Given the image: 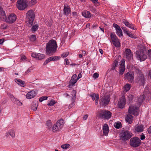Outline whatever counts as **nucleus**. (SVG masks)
<instances>
[{
  "label": "nucleus",
  "mask_w": 151,
  "mask_h": 151,
  "mask_svg": "<svg viewBox=\"0 0 151 151\" xmlns=\"http://www.w3.org/2000/svg\"><path fill=\"white\" fill-rule=\"evenodd\" d=\"M57 45L54 40H51L49 41L46 46L47 54L49 56L53 55L56 50Z\"/></svg>",
  "instance_id": "nucleus-1"
},
{
  "label": "nucleus",
  "mask_w": 151,
  "mask_h": 151,
  "mask_svg": "<svg viewBox=\"0 0 151 151\" xmlns=\"http://www.w3.org/2000/svg\"><path fill=\"white\" fill-rule=\"evenodd\" d=\"M145 46L142 45L140 49L136 52V57L139 60L143 61L147 58V56L145 53Z\"/></svg>",
  "instance_id": "nucleus-2"
},
{
  "label": "nucleus",
  "mask_w": 151,
  "mask_h": 151,
  "mask_svg": "<svg viewBox=\"0 0 151 151\" xmlns=\"http://www.w3.org/2000/svg\"><path fill=\"white\" fill-rule=\"evenodd\" d=\"M26 16V25L29 27L32 26L35 18V14L33 11L30 10L27 12Z\"/></svg>",
  "instance_id": "nucleus-3"
},
{
  "label": "nucleus",
  "mask_w": 151,
  "mask_h": 151,
  "mask_svg": "<svg viewBox=\"0 0 151 151\" xmlns=\"http://www.w3.org/2000/svg\"><path fill=\"white\" fill-rule=\"evenodd\" d=\"M64 123V121L63 119H61L57 121L53 126V132L57 133L60 131L63 128Z\"/></svg>",
  "instance_id": "nucleus-4"
},
{
  "label": "nucleus",
  "mask_w": 151,
  "mask_h": 151,
  "mask_svg": "<svg viewBox=\"0 0 151 151\" xmlns=\"http://www.w3.org/2000/svg\"><path fill=\"white\" fill-rule=\"evenodd\" d=\"M111 116V113L109 111L103 110L99 112L98 116L100 118L108 119H110Z\"/></svg>",
  "instance_id": "nucleus-5"
},
{
  "label": "nucleus",
  "mask_w": 151,
  "mask_h": 151,
  "mask_svg": "<svg viewBox=\"0 0 151 151\" xmlns=\"http://www.w3.org/2000/svg\"><path fill=\"white\" fill-rule=\"evenodd\" d=\"M110 101V96L108 95L100 96L99 102L102 106H106L108 104Z\"/></svg>",
  "instance_id": "nucleus-6"
},
{
  "label": "nucleus",
  "mask_w": 151,
  "mask_h": 151,
  "mask_svg": "<svg viewBox=\"0 0 151 151\" xmlns=\"http://www.w3.org/2000/svg\"><path fill=\"white\" fill-rule=\"evenodd\" d=\"M121 139L124 141L129 139L132 136V134L130 132L125 131L120 134Z\"/></svg>",
  "instance_id": "nucleus-7"
},
{
  "label": "nucleus",
  "mask_w": 151,
  "mask_h": 151,
  "mask_svg": "<svg viewBox=\"0 0 151 151\" xmlns=\"http://www.w3.org/2000/svg\"><path fill=\"white\" fill-rule=\"evenodd\" d=\"M17 6L19 10H23L27 6V2L25 0H18Z\"/></svg>",
  "instance_id": "nucleus-8"
},
{
  "label": "nucleus",
  "mask_w": 151,
  "mask_h": 151,
  "mask_svg": "<svg viewBox=\"0 0 151 151\" xmlns=\"http://www.w3.org/2000/svg\"><path fill=\"white\" fill-rule=\"evenodd\" d=\"M113 44L116 47H119L120 46L119 40L114 33H111L110 35Z\"/></svg>",
  "instance_id": "nucleus-9"
},
{
  "label": "nucleus",
  "mask_w": 151,
  "mask_h": 151,
  "mask_svg": "<svg viewBox=\"0 0 151 151\" xmlns=\"http://www.w3.org/2000/svg\"><path fill=\"white\" fill-rule=\"evenodd\" d=\"M128 112L130 114L137 116L138 115L139 112L138 108L136 106L131 105L129 106Z\"/></svg>",
  "instance_id": "nucleus-10"
},
{
  "label": "nucleus",
  "mask_w": 151,
  "mask_h": 151,
  "mask_svg": "<svg viewBox=\"0 0 151 151\" xmlns=\"http://www.w3.org/2000/svg\"><path fill=\"white\" fill-rule=\"evenodd\" d=\"M140 140L137 137L132 138L130 141L131 146L134 147H137L139 145Z\"/></svg>",
  "instance_id": "nucleus-11"
},
{
  "label": "nucleus",
  "mask_w": 151,
  "mask_h": 151,
  "mask_svg": "<svg viewBox=\"0 0 151 151\" xmlns=\"http://www.w3.org/2000/svg\"><path fill=\"white\" fill-rule=\"evenodd\" d=\"M134 78V73L132 72H129L125 74L124 78L128 82L131 83L132 82Z\"/></svg>",
  "instance_id": "nucleus-12"
},
{
  "label": "nucleus",
  "mask_w": 151,
  "mask_h": 151,
  "mask_svg": "<svg viewBox=\"0 0 151 151\" xmlns=\"http://www.w3.org/2000/svg\"><path fill=\"white\" fill-rule=\"evenodd\" d=\"M17 19L16 16L14 14H12L9 15L6 19V22L9 23H14Z\"/></svg>",
  "instance_id": "nucleus-13"
},
{
  "label": "nucleus",
  "mask_w": 151,
  "mask_h": 151,
  "mask_svg": "<svg viewBox=\"0 0 151 151\" xmlns=\"http://www.w3.org/2000/svg\"><path fill=\"white\" fill-rule=\"evenodd\" d=\"M71 93L72 94L71 95L72 96V98L71 99V100L72 101V103L69 105L68 106L69 109L71 108L75 104L74 102L75 101L76 99V91L74 90H73Z\"/></svg>",
  "instance_id": "nucleus-14"
},
{
  "label": "nucleus",
  "mask_w": 151,
  "mask_h": 151,
  "mask_svg": "<svg viewBox=\"0 0 151 151\" xmlns=\"http://www.w3.org/2000/svg\"><path fill=\"white\" fill-rule=\"evenodd\" d=\"M136 81L140 85H143L145 81L144 77L143 74L142 73L139 74L138 77L136 79Z\"/></svg>",
  "instance_id": "nucleus-15"
},
{
  "label": "nucleus",
  "mask_w": 151,
  "mask_h": 151,
  "mask_svg": "<svg viewBox=\"0 0 151 151\" xmlns=\"http://www.w3.org/2000/svg\"><path fill=\"white\" fill-rule=\"evenodd\" d=\"M113 26L115 28L116 32L117 35L119 37L123 36L122 32L120 27L116 24L114 23Z\"/></svg>",
  "instance_id": "nucleus-16"
},
{
  "label": "nucleus",
  "mask_w": 151,
  "mask_h": 151,
  "mask_svg": "<svg viewBox=\"0 0 151 151\" xmlns=\"http://www.w3.org/2000/svg\"><path fill=\"white\" fill-rule=\"evenodd\" d=\"M31 56L33 58H34L38 60H41L44 59L45 57V55L40 53H33L32 54Z\"/></svg>",
  "instance_id": "nucleus-17"
},
{
  "label": "nucleus",
  "mask_w": 151,
  "mask_h": 151,
  "mask_svg": "<svg viewBox=\"0 0 151 151\" xmlns=\"http://www.w3.org/2000/svg\"><path fill=\"white\" fill-rule=\"evenodd\" d=\"M125 104V97L123 96L118 103V105L119 108H123Z\"/></svg>",
  "instance_id": "nucleus-18"
},
{
  "label": "nucleus",
  "mask_w": 151,
  "mask_h": 151,
  "mask_svg": "<svg viewBox=\"0 0 151 151\" xmlns=\"http://www.w3.org/2000/svg\"><path fill=\"white\" fill-rule=\"evenodd\" d=\"M125 61L124 60H122L121 63L120 64L119 66V74L122 75L125 70V66L124 65Z\"/></svg>",
  "instance_id": "nucleus-19"
},
{
  "label": "nucleus",
  "mask_w": 151,
  "mask_h": 151,
  "mask_svg": "<svg viewBox=\"0 0 151 151\" xmlns=\"http://www.w3.org/2000/svg\"><path fill=\"white\" fill-rule=\"evenodd\" d=\"M36 94L37 93L35 91L32 90L27 93L26 95V97L28 99H31L34 97Z\"/></svg>",
  "instance_id": "nucleus-20"
},
{
  "label": "nucleus",
  "mask_w": 151,
  "mask_h": 151,
  "mask_svg": "<svg viewBox=\"0 0 151 151\" xmlns=\"http://www.w3.org/2000/svg\"><path fill=\"white\" fill-rule=\"evenodd\" d=\"M9 135H10L13 139L14 138L15 136V131L14 129L9 130L8 132L5 134L6 137H9Z\"/></svg>",
  "instance_id": "nucleus-21"
},
{
  "label": "nucleus",
  "mask_w": 151,
  "mask_h": 151,
  "mask_svg": "<svg viewBox=\"0 0 151 151\" xmlns=\"http://www.w3.org/2000/svg\"><path fill=\"white\" fill-rule=\"evenodd\" d=\"M71 12L70 8L67 4H64V6L63 13L64 14L68 15Z\"/></svg>",
  "instance_id": "nucleus-22"
},
{
  "label": "nucleus",
  "mask_w": 151,
  "mask_h": 151,
  "mask_svg": "<svg viewBox=\"0 0 151 151\" xmlns=\"http://www.w3.org/2000/svg\"><path fill=\"white\" fill-rule=\"evenodd\" d=\"M124 53L127 59L129 60L132 58V54L130 49H127L125 50Z\"/></svg>",
  "instance_id": "nucleus-23"
},
{
  "label": "nucleus",
  "mask_w": 151,
  "mask_h": 151,
  "mask_svg": "<svg viewBox=\"0 0 151 151\" xmlns=\"http://www.w3.org/2000/svg\"><path fill=\"white\" fill-rule=\"evenodd\" d=\"M77 76L76 74H75L73 75L70 81L68 86H73L76 83L78 80L76 79Z\"/></svg>",
  "instance_id": "nucleus-24"
},
{
  "label": "nucleus",
  "mask_w": 151,
  "mask_h": 151,
  "mask_svg": "<svg viewBox=\"0 0 151 151\" xmlns=\"http://www.w3.org/2000/svg\"><path fill=\"white\" fill-rule=\"evenodd\" d=\"M103 130L104 135H107L109 132V127L107 124H105L104 125L103 127Z\"/></svg>",
  "instance_id": "nucleus-25"
},
{
  "label": "nucleus",
  "mask_w": 151,
  "mask_h": 151,
  "mask_svg": "<svg viewBox=\"0 0 151 151\" xmlns=\"http://www.w3.org/2000/svg\"><path fill=\"white\" fill-rule=\"evenodd\" d=\"M123 23L124 24L125 26L128 27H129L131 29H133L135 30L136 28L134 27L133 24L129 23V22L126 21L125 20H124L123 22Z\"/></svg>",
  "instance_id": "nucleus-26"
},
{
  "label": "nucleus",
  "mask_w": 151,
  "mask_h": 151,
  "mask_svg": "<svg viewBox=\"0 0 151 151\" xmlns=\"http://www.w3.org/2000/svg\"><path fill=\"white\" fill-rule=\"evenodd\" d=\"M135 130L137 132H142L143 130V126L142 125H136L135 127Z\"/></svg>",
  "instance_id": "nucleus-27"
},
{
  "label": "nucleus",
  "mask_w": 151,
  "mask_h": 151,
  "mask_svg": "<svg viewBox=\"0 0 151 151\" xmlns=\"http://www.w3.org/2000/svg\"><path fill=\"white\" fill-rule=\"evenodd\" d=\"M15 81L18 85L22 87H24L25 85V82L19 79L16 78L14 80Z\"/></svg>",
  "instance_id": "nucleus-28"
},
{
  "label": "nucleus",
  "mask_w": 151,
  "mask_h": 151,
  "mask_svg": "<svg viewBox=\"0 0 151 151\" xmlns=\"http://www.w3.org/2000/svg\"><path fill=\"white\" fill-rule=\"evenodd\" d=\"M82 15L85 17L89 18L91 16V14L90 12L87 11H85L82 13Z\"/></svg>",
  "instance_id": "nucleus-29"
},
{
  "label": "nucleus",
  "mask_w": 151,
  "mask_h": 151,
  "mask_svg": "<svg viewBox=\"0 0 151 151\" xmlns=\"http://www.w3.org/2000/svg\"><path fill=\"white\" fill-rule=\"evenodd\" d=\"M133 116L132 115L128 114L126 118V120L129 123L131 124L133 120Z\"/></svg>",
  "instance_id": "nucleus-30"
},
{
  "label": "nucleus",
  "mask_w": 151,
  "mask_h": 151,
  "mask_svg": "<svg viewBox=\"0 0 151 151\" xmlns=\"http://www.w3.org/2000/svg\"><path fill=\"white\" fill-rule=\"evenodd\" d=\"M145 96L144 95V94L142 96H141L139 98L138 100V101L139 105L141 104L142 103L143 100L145 99Z\"/></svg>",
  "instance_id": "nucleus-31"
},
{
  "label": "nucleus",
  "mask_w": 151,
  "mask_h": 151,
  "mask_svg": "<svg viewBox=\"0 0 151 151\" xmlns=\"http://www.w3.org/2000/svg\"><path fill=\"white\" fill-rule=\"evenodd\" d=\"M58 60V58L56 56L51 57L49 58L46 59V60L48 63L51 61H54Z\"/></svg>",
  "instance_id": "nucleus-32"
},
{
  "label": "nucleus",
  "mask_w": 151,
  "mask_h": 151,
  "mask_svg": "<svg viewBox=\"0 0 151 151\" xmlns=\"http://www.w3.org/2000/svg\"><path fill=\"white\" fill-rule=\"evenodd\" d=\"M131 87V86L130 84L128 83L126 84L124 86V90L126 92L128 91L130 89Z\"/></svg>",
  "instance_id": "nucleus-33"
},
{
  "label": "nucleus",
  "mask_w": 151,
  "mask_h": 151,
  "mask_svg": "<svg viewBox=\"0 0 151 151\" xmlns=\"http://www.w3.org/2000/svg\"><path fill=\"white\" fill-rule=\"evenodd\" d=\"M118 63V62L116 60H115L114 62V63L112 65V67L111 69L112 70H114L115 67L117 66Z\"/></svg>",
  "instance_id": "nucleus-34"
},
{
  "label": "nucleus",
  "mask_w": 151,
  "mask_h": 151,
  "mask_svg": "<svg viewBox=\"0 0 151 151\" xmlns=\"http://www.w3.org/2000/svg\"><path fill=\"white\" fill-rule=\"evenodd\" d=\"M38 106L37 104L33 103L31 106V108L34 111H36L37 109Z\"/></svg>",
  "instance_id": "nucleus-35"
},
{
  "label": "nucleus",
  "mask_w": 151,
  "mask_h": 151,
  "mask_svg": "<svg viewBox=\"0 0 151 151\" xmlns=\"http://www.w3.org/2000/svg\"><path fill=\"white\" fill-rule=\"evenodd\" d=\"M46 124L47 126L49 128V129L51 128L52 126V123L51 121L50 120H48L46 122Z\"/></svg>",
  "instance_id": "nucleus-36"
},
{
  "label": "nucleus",
  "mask_w": 151,
  "mask_h": 151,
  "mask_svg": "<svg viewBox=\"0 0 151 151\" xmlns=\"http://www.w3.org/2000/svg\"><path fill=\"white\" fill-rule=\"evenodd\" d=\"M114 127L117 129L120 128L122 126L120 122L115 123L114 124Z\"/></svg>",
  "instance_id": "nucleus-37"
},
{
  "label": "nucleus",
  "mask_w": 151,
  "mask_h": 151,
  "mask_svg": "<svg viewBox=\"0 0 151 151\" xmlns=\"http://www.w3.org/2000/svg\"><path fill=\"white\" fill-rule=\"evenodd\" d=\"M89 10L92 12L96 13V9L92 5H91L89 6Z\"/></svg>",
  "instance_id": "nucleus-38"
},
{
  "label": "nucleus",
  "mask_w": 151,
  "mask_h": 151,
  "mask_svg": "<svg viewBox=\"0 0 151 151\" xmlns=\"http://www.w3.org/2000/svg\"><path fill=\"white\" fill-rule=\"evenodd\" d=\"M133 99V96L131 94H129L127 96V100L129 103L132 101Z\"/></svg>",
  "instance_id": "nucleus-39"
},
{
  "label": "nucleus",
  "mask_w": 151,
  "mask_h": 151,
  "mask_svg": "<svg viewBox=\"0 0 151 151\" xmlns=\"http://www.w3.org/2000/svg\"><path fill=\"white\" fill-rule=\"evenodd\" d=\"M39 25L37 24L33 26L32 28V29L33 31H35L38 28Z\"/></svg>",
  "instance_id": "nucleus-40"
},
{
  "label": "nucleus",
  "mask_w": 151,
  "mask_h": 151,
  "mask_svg": "<svg viewBox=\"0 0 151 151\" xmlns=\"http://www.w3.org/2000/svg\"><path fill=\"white\" fill-rule=\"evenodd\" d=\"M70 146V145L68 144H66L64 145H62L61 146V147L62 148L64 149H65L68 148Z\"/></svg>",
  "instance_id": "nucleus-41"
},
{
  "label": "nucleus",
  "mask_w": 151,
  "mask_h": 151,
  "mask_svg": "<svg viewBox=\"0 0 151 151\" xmlns=\"http://www.w3.org/2000/svg\"><path fill=\"white\" fill-rule=\"evenodd\" d=\"M69 54V52H65L63 53L61 55L62 58H64L67 56Z\"/></svg>",
  "instance_id": "nucleus-42"
},
{
  "label": "nucleus",
  "mask_w": 151,
  "mask_h": 151,
  "mask_svg": "<svg viewBox=\"0 0 151 151\" xmlns=\"http://www.w3.org/2000/svg\"><path fill=\"white\" fill-rule=\"evenodd\" d=\"M47 96H43L40 98L39 101L40 102H42L43 101L47 100Z\"/></svg>",
  "instance_id": "nucleus-43"
},
{
  "label": "nucleus",
  "mask_w": 151,
  "mask_h": 151,
  "mask_svg": "<svg viewBox=\"0 0 151 151\" xmlns=\"http://www.w3.org/2000/svg\"><path fill=\"white\" fill-rule=\"evenodd\" d=\"M90 96L91 97L93 100H94L96 99V95L95 93H92L90 95Z\"/></svg>",
  "instance_id": "nucleus-44"
},
{
  "label": "nucleus",
  "mask_w": 151,
  "mask_h": 151,
  "mask_svg": "<svg viewBox=\"0 0 151 151\" xmlns=\"http://www.w3.org/2000/svg\"><path fill=\"white\" fill-rule=\"evenodd\" d=\"M15 103L16 104L20 106L22 105V103L19 100H17L16 99H15Z\"/></svg>",
  "instance_id": "nucleus-45"
},
{
  "label": "nucleus",
  "mask_w": 151,
  "mask_h": 151,
  "mask_svg": "<svg viewBox=\"0 0 151 151\" xmlns=\"http://www.w3.org/2000/svg\"><path fill=\"white\" fill-rule=\"evenodd\" d=\"M32 67H30L28 69H27V70H26L25 73V74H28L32 70Z\"/></svg>",
  "instance_id": "nucleus-46"
},
{
  "label": "nucleus",
  "mask_w": 151,
  "mask_h": 151,
  "mask_svg": "<svg viewBox=\"0 0 151 151\" xmlns=\"http://www.w3.org/2000/svg\"><path fill=\"white\" fill-rule=\"evenodd\" d=\"M55 101L51 100L50 102V103L47 104L48 106H53L55 104Z\"/></svg>",
  "instance_id": "nucleus-47"
},
{
  "label": "nucleus",
  "mask_w": 151,
  "mask_h": 151,
  "mask_svg": "<svg viewBox=\"0 0 151 151\" xmlns=\"http://www.w3.org/2000/svg\"><path fill=\"white\" fill-rule=\"evenodd\" d=\"M36 39V36L32 35L30 37V40L31 41H35Z\"/></svg>",
  "instance_id": "nucleus-48"
},
{
  "label": "nucleus",
  "mask_w": 151,
  "mask_h": 151,
  "mask_svg": "<svg viewBox=\"0 0 151 151\" xmlns=\"http://www.w3.org/2000/svg\"><path fill=\"white\" fill-rule=\"evenodd\" d=\"M126 34L130 37H134V35L130 32H129V31H128Z\"/></svg>",
  "instance_id": "nucleus-49"
},
{
  "label": "nucleus",
  "mask_w": 151,
  "mask_h": 151,
  "mask_svg": "<svg viewBox=\"0 0 151 151\" xmlns=\"http://www.w3.org/2000/svg\"><path fill=\"white\" fill-rule=\"evenodd\" d=\"M99 99V95L98 94L96 95V98L95 101V104L96 105L98 103Z\"/></svg>",
  "instance_id": "nucleus-50"
},
{
  "label": "nucleus",
  "mask_w": 151,
  "mask_h": 151,
  "mask_svg": "<svg viewBox=\"0 0 151 151\" xmlns=\"http://www.w3.org/2000/svg\"><path fill=\"white\" fill-rule=\"evenodd\" d=\"M5 15V13L4 11L2 10L0 11V16H4Z\"/></svg>",
  "instance_id": "nucleus-51"
},
{
  "label": "nucleus",
  "mask_w": 151,
  "mask_h": 151,
  "mask_svg": "<svg viewBox=\"0 0 151 151\" xmlns=\"http://www.w3.org/2000/svg\"><path fill=\"white\" fill-rule=\"evenodd\" d=\"M99 76V74L97 73H95L93 75V77L94 78H96L98 77Z\"/></svg>",
  "instance_id": "nucleus-52"
},
{
  "label": "nucleus",
  "mask_w": 151,
  "mask_h": 151,
  "mask_svg": "<svg viewBox=\"0 0 151 151\" xmlns=\"http://www.w3.org/2000/svg\"><path fill=\"white\" fill-rule=\"evenodd\" d=\"M64 62L65 64V65H68L69 64V62L67 58H66L65 59Z\"/></svg>",
  "instance_id": "nucleus-53"
},
{
  "label": "nucleus",
  "mask_w": 151,
  "mask_h": 151,
  "mask_svg": "<svg viewBox=\"0 0 151 151\" xmlns=\"http://www.w3.org/2000/svg\"><path fill=\"white\" fill-rule=\"evenodd\" d=\"M147 55L148 56L151 58V50H148Z\"/></svg>",
  "instance_id": "nucleus-54"
},
{
  "label": "nucleus",
  "mask_w": 151,
  "mask_h": 151,
  "mask_svg": "<svg viewBox=\"0 0 151 151\" xmlns=\"http://www.w3.org/2000/svg\"><path fill=\"white\" fill-rule=\"evenodd\" d=\"M37 2V0H31V3L32 5H34Z\"/></svg>",
  "instance_id": "nucleus-55"
},
{
  "label": "nucleus",
  "mask_w": 151,
  "mask_h": 151,
  "mask_svg": "<svg viewBox=\"0 0 151 151\" xmlns=\"http://www.w3.org/2000/svg\"><path fill=\"white\" fill-rule=\"evenodd\" d=\"M122 28L124 33H125V34L128 31L127 30V28L125 27H123Z\"/></svg>",
  "instance_id": "nucleus-56"
},
{
  "label": "nucleus",
  "mask_w": 151,
  "mask_h": 151,
  "mask_svg": "<svg viewBox=\"0 0 151 151\" xmlns=\"http://www.w3.org/2000/svg\"><path fill=\"white\" fill-rule=\"evenodd\" d=\"M147 131L149 134L151 135V126L148 128Z\"/></svg>",
  "instance_id": "nucleus-57"
},
{
  "label": "nucleus",
  "mask_w": 151,
  "mask_h": 151,
  "mask_svg": "<svg viewBox=\"0 0 151 151\" xmlns=\"http://www.w3.org/2000/svg\"><path fill=\"white\" fill-rule=\"evenodd\" d=\"M10 97L11 98V99L12 100V101H13L14 99H15V98H14V96L12 94H11L10 96Z\"/></svg>",
  "instance_id": "nucleus-58"
},
{
  "label": "nucleus",
  "mask_w": 151,
  "mask_h": 151,
  "mask_svg": "<svg viewBox=\"0 0 151 151\" xmlns=\"http://www.w3.org/2000/svg\"><path fill=\"white\" fill-rule=\"evenodd\" d=\"M91 1H92L95 4V6L96 5V3L98 2V0H91Z\"/></svg>",
  "instance_id": "nucleus-59"
},
{
  "label": "nucleus",
  "mask_w": 151,
  "mask_h": 151,
  "mask_svg": "<svg viewBox=\"0 0 151 151\" xmlns=\"http://www.w3.org/2000/svg\"><path fill=\"white\" fill-rule=\"evenodd\" d=\"M81 77L82 75L81 73H80L78 75V76L77 78V80H78V79L81 78Z\"/></svg>",
  "instance_id": "nucleus-60"
},
{
  "label": "nucleus",
  "mask_w": 151,
  "mask_h": 151,
  "mask_svg": "<svg viewBox=\"0 0 151 151\" xmlns=\"http://www.w3.org/2000/svg\"><path fill=\"white\" fill-rule=\"evenodd\" d=\"M88 116L87 114L85 115L83 117V119L85 120H86L87 119V118L88 117Z\"/></svg>",
  "instance_id": "nucleus-61"
},
{
  "label": "nucleus",
  "mask_w": 151,
  "mask_h": 151,
  "mask_svg": "<svg viewBox=\"0 0 151 151\" xmlns=\"http://www.w3.org/2000/svg\"><path fill=\"white\" fill-rule=\"evenodd\" d=\"M145 138V136L144 135H142L141 136L140 139L141 140H143Z\"/></svg>",
  "instance_id": "nucleus-62"
},
{
  "label": "nucleus",
  "mask_w": 151,
  "mask_h": 151,
  "mask_svg": "<svg viewBox=\"0 0 151 151\" xmlns=\"http://www.w3.org/2000/svg\"><path fill=\"white\" fill-rule=\"evenodd\" d=\"M4 41V40L3 39H0V44H2Z\"/></svg>",
  "instance_id": "nucleus-63"
},
{
  "label": "nucleus",
  "mask_w": 151,
  "mask_h": 151,
  "mask_svg": "<svg viewBox=\"0 0 151 151\" xmlns=\"http://www.w3.org/2000/svg\"><path fill=\"white\" fill-rule=\"evenodd\" d=\"M72 14L75 17H76L77 16V14L76 12H73L72 13Z\"/></svg>",
  "instance_id": "nucleus-64"
}]
</instances>
